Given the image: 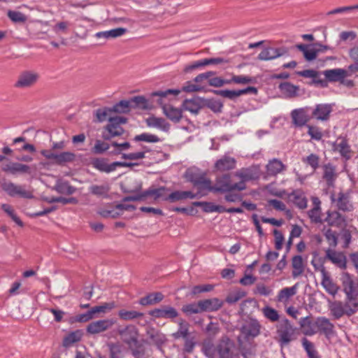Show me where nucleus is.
Returning <instances> with one entry per match:
<instances>
[{
  "label": "nucleus",
  "instance_id": "f257e3e1",
  "mask_svg": "<svg viewBox=\"0 0 358 358\" xmlns=\"http://www.w3.org/2000/svg\"><path fill=\"white\" fill-rule=\"evenodd\" d=\"M201 352L208 358H239L234 345L228 338H222L215 346L210 339L201 345Z\"/></svg>",
  "mask_w": 358,
  "mask_h": 358
},
{
  "label": "nucleus",
  "instance_id": "f03ea898",
  "mask_svg": "<svg viewBox=\"0 0 358 358\" xmlns=\"http://www.w3.org/2000/svg\"><path fill=\"white\" fill-rule=\"evenodd\" d=\"M117 333L122 342L131 350L135 358H142L144 356L145 350L139 339V330L135 325L127 324L124 327H120Z\"/></svg>",
  "mask_w": 358,
  "mask_h": 358
},
{
  "label": "nucleus",
  "instance_id": "7ed1b4c3",
  "mask_svg": "<svg viewBox=\"0 0 358 358\" xmlns=\"http://www.w3.org/2000/svg\"><path fill=\"white\" fill-rule=\"evenodd\" d=\"M260 173L261 171L259 166H251L236 171L233 176L238 179V181L235 182V187H237V191L242 192L246 189V183L249 181L259 179Z\"/></svg>",
  "mask_w": 358,
  "mask_h": 358
},
{
  "label": "nucleus",
  "instance_id": "20e7f679",
  "mask_svg": "<svg viewBox=\"0 0 358 358\" xmlns=\"http://www.w3.org/2000/svg\"><path fill=\"white\" fill-rule=\"evenodd\" d=\"M296 328L287 319L281 320L276 326V341L281 348L296 339Z\"/></svg>",
  "mask_w": 358,
  "mask_h": 358
},
{
  "label": "nucleus",
  "instance_id": "39448f33",
  "mask_svg": "<svg viewBox=\"0 0 358 358\" xmlns=\"http://www.w3.org/2000/svg\"><path fill=\"white\" fill-rule=\"evenodd\" d=\"M92 166L101 172L110 173L116 170L117 167H133L140 165L138 162H115L108 163L106 158H95L92 161Z\"/></svg>",
  "mask_w": 358,
  "mask_h": 358
},
{
  "label": "nucleus",
  "instance_id": "423d86ee",
  "mask_svg": "<svg viewBox=\"0 0 358 358\" xmlns=\"http://www.w3.org/2000/svg\"><path fill=\"white\" fill-rule=\"evenodd\" d=\"M358 71L357 64H353L350 65L348 69H334L326 70L323 72L325 78L329 82H339L344 78H348Z\"/></svg>",
  "mask_w": 358,
  "mask_h": 358
},
{
  "label": "nucleus",
  "instance_id": "0eeeda50",
  "mask_svg": "<svg viewBox=\"0 0 358 358\" xmlns=\"http://www.w3.org/2000/svg\"><path fill=\"white\" fill-rule=\"evenodd\" d=\"M127 122V118L123 117H113L109 118V122L105 127V131L103 133L104 140H110L113 137L121 136L124 130L121 124Z\"/></svg>",
  "mask_w": 358,
  "mask_h": 358
},
{
  "label": "nucleus",
  "instance_id": "6e6552de",
  "mask_svg": "<svg viewBox=\"0 0 358 358\" xmlns=\"http://www.w3.org/2000/svg\"><path fill=\"white\" fill-rule=\"evenodd\" d=\"M343 292L346 294L347 301L352 305L358 306V286L348 273H344L341 278Z\"/></svg>",
  "mask_w": 358,
  "mask_h": 358
},
{
  "label": "nucleus",
  "instance_id": "1a4fd4ad",
  "mask_svg": "<svg viewBox=\"0 0 358 358\" xmlns=\"http://www.w3.org/2000/svg\"><path fill=\"white\" fill-rule=\"evenodd\" d=\"M235 182L231 180V176L229 173H224L216 177L213 185V193H227L228 192L237 191L235 187Z\"/></svg>",
  "mask_w": 358,
  "mask_h": 358
},
{
  "label": "nucleus",
  "instance_id": "9d476101",
  "mask_svg": "<svg viewBox=\"0 0 358 358\" xmlns=\"http://www.w3.org/2000/svg\"><path fill=\"white\" fill-rule=\"evenodd\" d=\"M39 79V74L34 71L26 70L22 71L14 84L19 89L29 88L34 86Z\"/></svg>",
  "mask_w": 358,
  "mask_h": 358
},
{
  "label": "nucleus",
  "instance_id": "9b49d317",
  "mask_svg": "<svg viewBox=\"0 0 358 358\" xmlns=\"http://www.w3.org/2000/svg\"><path fill=\"white\" fill-rule=\"evenodd\" d=\"M3 190L10 196H20L25 199L33 197L31 192L25 189L23 185H17L13 182H6L2 184Z\"/></svg>",
  "mask_w": 358,
  "mask_h": 358
},
{
  "label": "nucleus",
  "instance_id": "f8f14e48",
  "mask_svg": "<svg viewBox=\"0 0 358 358\" xmlns=\"http://www.w3.org/2000/svg\"><path fill=\"white\" fill-rule=\"evenodd\" d=\"M115 323L113 319H103L90 322L86 327L90 335H96L110 329Z\"/></svg>",
  "mask_w": 358,
  "mask_h": 358
},
{
  "label": "nucleus",
  "instance_id": "ddd939ff",
  "mask_svg": "<svg viewBox=\"0 0 358 358\" xmlns=\"http://www.w3.org/2000/svg\"><path fill=\"white\" fill-rule=\"evenodd\" d=\"M358 308V306L356 305H352V303H350V301L346 300V302L344 306L341 304V303H334L330 308L331 315L336 318L338 319L341 317L343 315L346 314L348 315H351L355 313Z\"/></svg>",
  "mask_w": 358,
  "mask_h": 358
},
{
  "label": "nucleus",
  "instance_id": "4468645a",
  "mask_svg": "<svg viewBox=\"0 0 358 358\" xmlns=\"http://www.w3.org/2000/svg\"><path fill=\"white\" fill-rule=\"evenodd\" d=\"M214 93L220 96L223 98H227L230 100H235L238 96L246 94L248 93H252L256 94L257 93V90L255 87H248L245 89L238 90H215Z\"/></svg>",
  "mask_w": 358,
  "mask_h": 358
},
{
  "label": "nucleus",
  "instance_id": "2eb2a0df",
  "mask_svg": "<svg viewBox=\"0 0 358 358\" xmlns=\"http://www.w3.org/2000/svg\"><path fill=\"white\" fill-rule=\"evenodd\" d=\"M319 271L322 275L321 284L327 293L335 296L338 291V286L334 282L329 273L326 270L324 266H321Z\"/></svg>",
  "mask_w": 358,
  "mask_h": 358
},
{
  "label": "nucleus",
  "instance_id": "dca6fc26",
  "mask_svg": "<svg viewBox=\"0 0 358 358\" xmlns=\"http://www.w3.org/2000/svg\"><path fill=\"white\" fill-rule=\"evenodd\" d=\"M331 199L336 207L341 210L351 211L353 209L349 194L347 193L339 192L337 195L332 194Z\"/></svg>",
  "mask_w": 358,
  "mask_h": 358
},
{
  "label": "nucleus",
  "instance_id": "f3484780",
  "mask_svg": "<svg viewBox=\"0 0 358 358\" xmlns=\"http://www.w3.org/2000/svg\"><path fill=\"white\" fill-rule=\"evenodd\" d=\"M1 170L13 176L17 174H31L32 172L30 166L18 162H10L2 166Z\"/></svg>",
  "mask_w": 358,
  "mask_h": 358
},
{
  "label": "nucleus",
  "instance_id": "a211bd4d",
  "mask_svg": "<svg viewBox=\"0 0 358 358\" xmlns=\"http://www.w3.org/2000/svg\"><path fill=\"white\" fill-rule=\"evenodd\" d=\"M325 259L329 260L332 264L340 268L345 269L346 268V257L343 252L336 251L334 248L326 249Z\"/></svg>",
  "mask_w": 358,
  "mask_h": 358
},
{
  "label": "nucleus",
  "instance_id": "6ab92c4d",
  "mask_svg": "<svg viewBox=\"0 0 358 358\" xmlns=\"http://www.w3.org/2000/svg\"><path fill=\"white\" fill-rule=\"evenodd\" d=\"M315 325L318 331L324 334L329 339L335 334L334 325L330 320L324 317H319L315 320Z\"/></svg>",
  "mask_w": 358,
  "mask_h": 358
},
{
  "label": "nucleus",
  "instance_id": "aec40b11",
  "mask_svg": "<svg viewBox=\"0 0 358 358\" xmlns=\"http://www.w3.org/2000/svg\"><path fill=\"white\" fill-rule=\"evenodd\" d=\"M149 315L155 318L174 319L178 316L176 308L169 306H163L149 312Z\"/></svg>",
  "mask_w": 358,
  "mask_h": 358
},
{
  "label": "nucleus",
  "instance_id": "412c9836",
  "mask_svg": "<svg viewBox=\"0 0 358 358\" xmlns=\"http://www.w3.org/2000/svg\"><path fill=\"white\" fill-rule=\"evenodd\" d=\"M332 110L333 108L331 104H317L312 111V117L317 120L327 121L329 119Z\"/></svg>",
  "mask_w": 358,
  "mask_h": 358
},
{
  "label": "nucleus",
  "instance_id": "4be33fe9",
  "mask_svg": "<svg viewBox=\"0 0 358 358\" xmlns=\"http://www.w3.org/2000/svg\"><path fill=\"white\" fill-rule=\"evenodd\" d=\"M189 179L199 190L198 194H196L197 197H199V194H206L204 191L213 192V185L211 184L210 179L204 176L190 177Z\"/></svg>",
  "mask_w": 358,
  "mask_h": 358
},
{
  "label": "nucleus",
  "instance_id": "5701e85b",
  "mask_svg": "<svg viewBox=\"0 0 358 358\" xmlns=\"http://www.w3.org/2000/svg\"><path fill=\"white\" fill-rule=\"evenodd\" d=\"M329 226L343 228L346 226V220L345 217L336 210H329L327 213V217L324 219Z\"/></svg>",
  "mask_w": 358,
  "mask_h": 358
},
{
  "label": "nucleus",
  "instance_id": "b1692460",
  "mask_svg": "<svg viewBox=\"0 0 358 358\" xmlns=\"http://www.w3.org/2000/svg\"><path fill=\"white\" fill-rule=\"evenodd\" d=\"M299 288V284L296 283L292 287H287L280 289L276 296V301L287 306L294 295L296 294Z\"/></svg>",
  "mask_w": 358,
  "mask_h": 358
},
{
  "label": "nucleus",
  "instance_id": "393cba45",
  "mask_svg": "<svg viewBox=\"0 0 358 358\" xmlns=\"http://www.w3.org/2000/svg\"><path fill=\"white\" fill-rule=\"evenodd\" d=\"M236 166L235 158L228 155H224L215 163L214 168L216 171L224 172L233 170Z\"/></svg>",
  "mask_w": 358,
  "mask_h": 358
},
{
  "label": "nucleus",
  "instance_id": "a878e982",
  "mask_svg": "<svg viewBox=\"0 0 358 358\" xmlns=\"http://www.w3.org/2000/svg\"><path fill=\"white\" fill-rule=\"evenodd\" d=\"M286 52L281 48L267 47L264 48L258 55L257 59L262 61L275 59L285 55Z\"/></svg>",
  "mask_w": 358,
  "mask_h": 358
},
{
  "label": "nucleus",
  "instance_id": "bb28decb",
  "mask_svg": "<svg viewBox=\"0 0 358 358\" xmlns=\"http://www.w3.org/2000/svg\"><path fill=\"white\" fill-rule=\"evenodd\" d=\"M288 199L297 208L305 209L308 206V200L304 192L301 189H295L288 194Z\"/></svg>",
  "mask_w": 358,
  "mask_h": 358
},
{
  "label": "nucleus",
  "instance_id": "cd10ccee",
  "mask_svg": "<svg viewBox=\"0 0 358 358\" xmlns=\"http://www.w3.org/2000/svg\"><path fill=\"white\" fill-rule=\"evenodd\" d=\"M311 201L313 205V207L308 211V215L310 219L311 222L313 223H322V220L321 217L322 211H321V201L320 199L317 196H312Z\"/></svg>",
  "mask_w": 358,
  "mask_h": 358
},
{
  "label": "nucleus",
  "instance_id": "c85d7f7f",
  "mask_svg": "<svg viewBox=\"0 0 358 358\" xmlns=\"http://www.w3.org/2000/svg\"><path fill=\"white\" fill-rule=\"evenodd\" d=\"M286 170V166L278 159L273 158L266 166V175L276 176Z\"/></svg>",
  "mask_w": 358,
  "mask_h": 358
},
{
  "label": "nucleus",
  "instance_id": "c756f323",
  "mask_svg": "<svg viewBox=\"0 0 358 358\" xmlns=\"http://www.w3.org/2000/svg\"><path fill=\"white\" fill-rule=\"evenodd\" d=\"M223 304V301L217 298L200 301V306L202 312L217 311L222 307Z\"/></svg>",
  "mask_w": 358,
  "mask_h": 358
},
{
  "label": "nucleus",
  "instance_id": "7c9ffc66",
  "mask_svg": "<svg viewBox=\"0 0 358 358\" xmlns=\"http://www.w3.org/2000/svg\"><path fill=\"white\" fill-rule=\"evenodd\" d=\"M332 149L334 152L340 153L343 157H350V149L346 140L343 138H338L332 144Z\"/></svg>",
  "mask_w": 358,
  "mask_h": 358
},
{
  "label": "nucleus",
  "instance_id": "2f4dec72",
  "mask_svg": "<svg viewBox=\"0 0 358 358\" xmlns=\"http://www.w3.org/2000/svg\"><path fill=\"white\" fill-rule=\"evenodd\" d=\"M162 110L166 117L173 122L177 123L182 118V110L172 105L165 104L162 106Z\"/></svg>",
  "mask_w": 358,
  "mask_h": 358
},
{
  "label": "nucleus",
  "instance_id": "473e14b6",
  "mask_svg": "<svg viewBox=\"0 0 358 358\" xmlns=\"http://www.w3.org/2000/svg\"><path fill=\"white\" fill-rule=\"evenodd\" d=\"M197 197V194H194L191 191H175L164 198V201L170 202H176L186 199H194Z\"/></svg>",
  "mask_w": 358,
  "mask_h": 358
},
{
  "label": "nucleus",
  "instance_id": "72a5a7b5",
  "mask_svg": "<svg viewBox=\"0 0 358 358\" xmlns=\"http://www.w3.org/2000/svg\"><path fill=\"white\" fill-rule=\"evenodd\" d=\"M261 325L257 320H251L242 327V333L246 337H256L260 333Z\"/></svg>",
  "mask_w": 358,
  "mask_h": 358
},
{
  "label": "nucleus",
  "instance_id": "f704fd0d",
  "mask_svg": "<svg viewBox=\"0 0 358 358\" xmlns=\"http://www.w3.org/2000/svg\"><path fill=\"white\" fill-rule=\"evenodd\" d=\"M279 90L286 97L293 98L298 96L299 87L289 82H284L280 84Z\"/></svg>",
  "mask_w": 358,
  "mask_h": 358
},
{
  "label": "nucleus",
  "instance_id": "c9c22d12",
  "mask_svg": "<svg viewBox=\"0 0 358 358\" xmlns=\"http://www.w3.org/2000/svg\"><path fill=\"white\" fill-rule=\"evenodd\" d=\"M291 115L293 123L297 127L305 125L309 120L305 110L303 108L292 110Z\"/></svg>",
  "mask_w": 358,
  "mask_h": 358
},
{
  "label": "nucleus",
  "instance_id": "e433bc0d",
  "mask_svg": "<svg viewBox=\"0 0 358 358\" xmlns=\"http://www.w3.org/2000/svg\"><path fill=\"white\" fill-rule=\"evenodd\" d=\"M178 331L172 334V337L174 339L186 338L189 336V324L183 319H180L178 321Z\"/></svg>",
  "mask_w": 358,
  "mask_h": 358
},
{
  "label": "nucleus",
  "instance_id": "4c0bfd02",
  "mask_svg": "<svg viewBox=\"0 0 358 358\" xmlns=\"http://www.w3.org/2000/svg\"><path fill=\"white\" fill-rule=\"evenodd\" d=\"M83 335V331L80 329H77L70 332L63 338V346L65 348L72 346L73 344L79 342L82 339Z\"/></svg>",
  "mask_w": 358,
  "mask_h": 358
},
{
  "label": "nucleus",
  "instance_id": "58836bf2",
  "mask_svg": "<svg viewBox=\"0 0 358 358\" xmlns=\"http://www.w3.org/2000/svg\"><path fill=\"white\" fill-rule=\"evenodd\" d=\"M292 275L296 278L301 275L304 272V264L301 255H295L292 258Z\"/></svg>",
  "mask_w": 358,
  "mask_h": 358
},
{
  "label": "nucleus",
  "instance_id": "ea45409f",
  "mask_svg": "<svg viewBox=\"0 0 358 358\" xmlns=\"http://www.w3.org/2000/svg\"><path fill=\"white\" fill-rule=\"evenodd\" d=\"M225 62H227V60L221 57L204 59L199 61H196L192 64L188 66L186 68V70L189 71L206 65L220 64Z\"/></svg>",
  "mask_w": 358,
  "mask_h": 358
},
{
  "label": "nucleus",
  "instance_id": "a19ab883",
  "mask_svg": "<svg viewBox=\"0 0 358 358\" xmlns=\"http://www.w3.org/2000/svg\"><path fill=\"white\" fill-rule=\"evenodd\" d=\"M164 299V295L161 292H153L142 297L139 300V304L141 306H150L161 302Z\"/></svg>",
  "mask_w": 358,
  "mask_h": 358
},
{
  "label": "nucleus",
  "instance_id": "79ce46f5",
  "mask_svg": "<svg viewBox=\"0 0 358 358\" xmlns=\"http://www.w3.org/2000/svg\"><path fill=\"white\" fill-rule=\"evenodd\" d=\"M324 174L323 178L326 180L329 187L333 186L336 178V169L331 164H326L323 166Z\"/></svg>",
  "mask_w": 358,
  "mask_h": 358
},
{
  "label": "nucleus",
  "instance_id": "37998d69",
  "mask_svg": "<svg viewBox=\"0 0 358 358\" xmlns=\"http://www.w3.org/2000/svg\"><path fill=\"white\" fill-rule=\"evenodd\" d=\"M147 122L149 127H156L164 131H169L170 128V124L162 117H152Z\"/></svg>",
  "mask_w": 358,
  "mask_h": 358
},
{
  "label": "nucleus",
  "instance_id": "c03bdc74",
  "mask_svg": "<svg viewBox=\"0 0 358 358\" xmlns=\"http://www.w3.org/2000/svg\"><path fill=\"white\" fill-rule=\"evenodd\" d=\"M127 30L125 28L119 27L108 31L98 32L96 33V36L97 38H117L124 35L127 32Z\"/></svg>",
  "mask_w": 358,
  "mask_h": 358
},
{
  "label": "nucleus",
  "instance_id": "a18cd8bd",
  "mask_svg": "<svg viewBox=\"0 0 358 358\" xmlns=\"http://www.w3.org/2000/svg\"><path fill=\"white\" fill-rule=\"evenodd\" d=\"M118 316L122 320L129 321L143 317V313L136 310H127L122 309L119 310Z\"/></svg>",
  "mask_w": 358,
  "mask_h": 358
},
{
  "label": "nucleus",
  "instance_id": "49530a36",
  "mask_svg": "<svg viewBox=\"0 0 358 358\" xmlns=\"http://www.w3.org/2000/svg\"><path fill=\"white\" fill-rule=\"evenodd\" d=\"M264 316L271 322H278L280 319L278 312L273 308L266 306L262 309Z\"/></svg>",
  "mask_w": 358,
  "mask_h": 358
},
{
  "label": "nucleus",
  "instance_id": "de8ad7c7",
  "mask_svg": "<svg viewBox=\"0 0 358 358\" xmlns=\"http://www.w3.org/2000/svg\"><path fill=\"white\" fill-rule=\"evenodd\" d=\"M166 191V187H161L159 188H150L144 192L145 198L147 196H152L155 200L162 198L164 200L165 196V192Z\"/></svg>",
  "mask_w": 358,
  "mask_h": 358
},
{
  "label": "nucleus",
  "instance_id": "09e8293b",
  "mask_svg": "<svg viewBox=\"0 0 358 358\" xmlns=\"http://www.w3.org/2000/svg\"><path fill=\"white\" fill-rule=\"evenodd\" d=\"M131 107H132L131 100H122L114 105L112 110L115 113H127L130 110Z\"/></svg>",
  "mask_w": 358,
  "mask_h": 358
},
{
  "label": "nucleus",
  "instance_id": "8fccbe9b",
  "mask_svg": "<svg viewBox=\"0 0 358 358\" xmlns=\"http://www.w3.org/2000/svg\"><path fill=\"white\" fill-rule=\"evenodd\" d=\"M182 106L185 110H188L192 113H197L200 110V104L198 100L196 99H186L183 103Z\"/></svg>",
  "mask_w": 358,
  "mask_h": 358
},
{
  "label": "nucleus",
  "instance_id": "3c124183",
  "mask_svg": "<svg viewBox=\"0 0 358 358\" xmlns=\"http://www.w3.org/2000/svg\"><path fill=\"white\" fill-rule=\"evenodd\" d=\"M1 209L10 217V218L19 226L22 227L24 226L23 222L19 217L15 214L13 207L9 204H2Z\"/></svg>",
  "mask_w": 358,
  "mask_h": 358
},
{
  "label": "nucleus",
  "instance_id": "603ef678",
  "mask_svg": "<svg viewBox=\"0 0 358 358\" xmlns=\"http://www.w3.org/2000/svg\"><path fill=\"white\" fill-rule=\"evenodd\" d=\"M115 307L114 302L104 303L101 306H94L90 309L91 313L94 317L95 314L105 313L107 310H110Z\"/></svg>",
  "mask_w": 358,
  "mask_h": 358
},
{
  "label": "nucleus",
  "instance_id": "864d4df0",
  "mask_svg": "<svg viewBox=\"0 0 358 358\" xmlns=\"http://www.w3.org/2000/svg\"><path fill=\"white\" fill-rule=\"evenodd\" d=\"M141 189V185H138L135 189L134 190H128V192H134L136 193L135 195L132 196H127L122 199L123 202L127 201H142L145 199V194L144 192L141 193H138L139 190Z\"/></svg>",
  "mask_w": 358,
  "mask_h": 358
},
{
  "label": "nucleus",
  "instance_id": "5fc2aeb1",
  "mask_svg": "<svg viewBox=\"0 0 358 358\" xmlns=\"http://www.w3.org/2000/svg\"><path fill=\"white\" fill-rule=\"evenodd\" d=\"M110 148L108 143H106L101 140H96L94 147L91 151L93 154L101 155L107 151Z\"/></svg>",
  "mask_w": 358,
  "mask_h": 358
},
{
  "label": "nucleus",
  "instance_id": "6e6d98bb",
  "mask_svg": "<svg viewBox=\"0 0 358 358\" xmlns=\"http://www.w3.org/2000/svg\"><path fill=\"white\" fill-rule=\"evenodd\" d=\"M324 236L327 241L329 243V248H335L338 244V237L336 231H334L331 229H328L324 232Z\"/></svg>",
  "mask_w": 358,
  "mask_h": 358
},
{
  "label": "nucleus",
  "instance_id": "4d7b16f0",
  "mask_svg": "<svg viewBox=\"0 0 358 358\" xmlns=\"http://www.w3.org/2000/svg\"><path fill=\"white\" fill-rule=\"evenodd\" d=\"M182 310L187 315L196 314L202 312L200 306V301L197 303H192L183 306Z\"/></svg>",
  "mask_w": 358,
  "mask_h": 358
},
{
  "label": "nucleus",
  "instance_id": "13d9d810",
  "mask_svg": "<svg viewBox=\"0 0 358 358\" xmlns=\"http://www.w3.org/2000/svg\"><path fill=\"white\" fill-rule=\"evenodd\" d=\"M75 155L71 152H63L55 155V161L58 164H63L73 161Z\"/></svg>",
  "mask_w": 358,
  "mask_h": 358
},
{
  "label": "nucleus",
  "instance_id": "bf43d9fd",
  "mask_svg": "<svg viewBox=\"0 0 358 358\" xmlns=\"http://www.w3.org/2000/svg\"><path fill=\"white\" fill-rule=\"evenodd\" d=\"M135 141H145L148 143H157L160 141L159 138L154 134L143 133L134 137Z\"/></svg>",
  "mask_w": 358,
  "mask_h": 358
},
{
  "label": "nucleus",
  "instance_id": "052dcab7",
  "mask_svg": "<svg viewBox=\"0 0 358 358\" xmlns=\"http://www.w3.org/2000/svg\"><path fill=\"white\" fill-rule=\"evenodd\" d=\"M308 134L311 137L312 139L315 141H320L323 137V134L320 128L313 125H307Z\"/></svg>",
  "mask_w": 358,
  "mask_h": 358
},
{
  "label": "nucleus",
  "instance_id": "680f3d73",
  "mask_svg": "<svg viewBox=\"0 0 358 358\" xmlns=\"http://www.w3.org/2000/svg\"><path fill=\"white\" fill-rule=\"evenodd\" d=\"M228 81L230 82V84L236 83V84H239V85H246V84L252 83L253 81V79L251 77L248 76L233 75L231 79H228Z\"/></svg>",
  "mask_w": 358,
  "mask_h": 358
},
{
  "label": "nucleus",
  "instance_id": "e2e57ef3",
  "mask_svg": "<svg viewBox=\"0 0 358 358\" xmlns=\"http://www.w3.org/2000/svg\"><path fill=\"white\" fill-rule=\"evenodd\" d=\"M132 107H137L141 109L148 108V100L142 96H137L130 99Z\"/></svg>",
  "mask_w": 358,
  "mask_h": 358
},
{
  "label": "nucleus",
  "instance_id": "0e129e2a",
  "mask_svg": "<svg viewBox=\"0 0 358 358\" xmlns=\"http://www.w3.org/2000/svg\"><path fill=\"white\" fill-rule=\"evenodd\" d=\"M111 112H113L112 108H99L95 112V115L98 122H104L107 119L109 120L110 117L109 115Z\"/></svg>",
  "mask_w": 358,
  "mask_h": 358
},
{
  "label": "nucleus",
  "instance_id": "69168bd1",
  "mask_svg": "<svg viewBox=\"0 0 358 358\" xmlns=\"http://www.w3.org/2000/svg\"><path fill=\"white\" fill-rule=\"evenodd\" d=\"M90 193L96 196H103L108 194L109 187L108 185H91L89 188Z\"/></svg>",
  "mask_w": 358,
  "mask_h": 358
},
{
  "label": "nucleus",
  "instance_id": "338daca9",
  "mask_svg": "<svg viewBox=\"0 0 358 358\" xmlns=\"http://www.w3.org/2000/svg\"><path fill=\"white\" fill-rule=\"evenodd\" d=\"M303 162L315 171L319 167L320 157L315 154H310L306 158H303Z\"/></svg>",
  "mask_w": 358,
  "mask_h": 358
},
{
  "label": "nucleus",
  "instance_id": "774afa93",
  "mask_svg": "<svg viewBox=\"0 0 358 358\" xmlns=\"http://www.w3.org/2000/svg\"><path fill=\"white\" fill-rule=\"evenodd\" d=\"M246 293L244 291L238 290L229 294L226 298V302L232 304L238 302L245 296Z\"/></svg>",
  "mask_w": 358,
  "mask_h": 358
}]
</instances>
